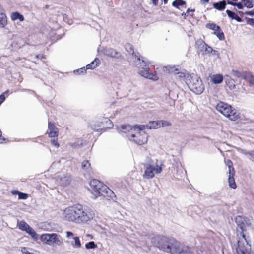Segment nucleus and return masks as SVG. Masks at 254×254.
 <instances>
[{
    "instance_id": "f257e3e1",
    "label": "nucleus",
    "mask_w": 254,
    "mask_h": 254,
    "mask_svg": "<svg viewBox=\"0 0 254 254\" xmlns=\"http://www.w3.org/2000/svg\"><path fill=\"white\" fill-rule=\"evenodd\" d=\"M144 126L122 125L117 127L120 132L127 133L128 139L138 145H143L147 143L148 135L145 131Z\"/></svg>"
},
{
    "instance_id": "f03ea898",
    "label": "nucleus",
    "mask_w": 254,
    "mask_h": 254,
    "mask_svg": "<svg viewBox=\"0 0 254 254\" xmlns=\"http://www.w3.org/2000/svg\"><path fill=\"white\" fill-rule=\"evenodd\" d=\"M151 242L160 250L172 254H178L182 249L180 243L172 238L156 236Z\"/></svg>"
},
{
    "instance_id": "7ed1b4c3",
    "label": "nucleus",
    "mask_w": 254,
    "mask_h": 254,
    "mask_svg": "<svg viewBox=\"0 0 254 254\" xmlns=\"http://www.w3.org/2000/svg\"><path fill=\"white\" fill-rule=\"evenodd\" d=\"M89 189L92 194V197L96 199L100 196H103L109 198L114 196V193L107 186L96 179H93L90 182Z\"/></svg>"
},
{
    "instance_id": "20e7f679",
    "label": "nucleus",
    "mask_w": 254,
    "mask_h": 254,
    "mask_svg": "<svg viewBox=\"0 0 254 254\" xmlns=\"http://www.w3.org/2000/svg\"><path fill=\"white\" fill-rule=\"evenodd\" d=\"M245 224L242 223L238 225L237 236L238 244L236 248L237 254H251V245L248 243L243 233Z\"/></svg>"
},
{
    "instance_id": "39448f33",
    "label": "nucleus",
    "mask_w": 254,
    "mask_h": 254,
    "mask_svg": "<svg viewBox=\"0 0 254 254\" xmlns=\"http://www.w3.org/2000/svg\"><path fill=\"white\" fill-rule=\"evenodd\" d=\"M133 58H134V62L138 63L136 64V66H138L140 68L139 73V74L150 80L156 81L158 79V76L155 73H149V65L151 64V63L149 61H146L144 59H142L141 61L139 55L136 54H133Z\"/></svg>"
},
{
    "instance_id": "423d86ee",
    "label": "nucleus",
    "mask_w": 254,
    "mask_h": 254,
    "mask_svg": "<svg viewBox=\"0 0 254 254\" xmlns=\"http://www.w3.org/2000/svg\"><path fill=\"white\" fill-rule=\"evenodd\" d=\"M216 109L219 112L231 121H236L239 118L238 112L230 105L225 102H219L216 105Z\"/></svg>"
},
{
    "instance_id": "0eeeda50",
    "label": "nucleus",
    "mask_w": 254,
    "mask_h": 254,
    "mask_svg": "<svg viewBox=\"0 0 254 254\" xmlns=\"http://www.w3.org/2000/svg\"><path fill=\"white\" fill-rule=\"evenodd\" d=\"M186 83L188 87L196 94H201L204 90V86L200 77L196 75H187Z\"/></svg>"
},
{
    "instance_id": "6e6552de",
    "label": "nucleus",
    "mask_w": 254,
    "mask_h": 254,
    "mask_svg": "<svg viewBox=\"0 0 254 254\" xmlns=\"http://www.w3.org/2000/svg\"><path fill=\"white\" fill-rule=\"evenodd\" d=\"M76 220L75 223H85L92 220L94 217L93 211L90 209H86L80 205L77 204Z\"/></svg>"
},
{
    "instance_id": "1a4fd4ad",
    "label": "nucleus",
    "mask_w": 254,
    "mask_h": 254,
    "mask_svg": "<svg viewBox=\"0 0 254 254\" xmlns=\"http://www.w3.org/2000/svg\"><path fill=\"white\" fill-rule=\"evenodd\" d=\"M41 242L48 245H55L59 246L63 244L61 237L57 233H45L40 236Z\"/></svg>"
},
{
    "instance_id": "9d476101",
    "label": "nucleus",
    "mask_w": 254,
    "mask_h": 254,
    "mask_svg": "<svg viewBox=\"0 0 254 254\" xmlns=\"http://www.w3.org/2000/svg\"><path fill=\"white\" fill-rule=\"evenodd\" d=\"M162 164L157 161L155 163L147 164L146 165L144 173L143 175L144 178L149 179L154 177L155 174H159L162 172Z\"/></svg>"
},
{
    "instance_id": "9b49d317",
    "label": "nucleus",
    "mask_w": 254,
    "mask_h": 254,
    "mask_svg": "<svg viewBox=\"0 0 254 254\" xmlns=\"http://www.w3.org/2000/svg\"><path fill=\"white\" fill-rule=\"evenodd\" d=\"M77 204L66 207L62 211L61 217L65 221L75 223L76 217Z\"/></svg>"
},
{
    "instance_id": "f8f14e48",
    "label": "nucleus",
    "mask_w": 254,
    "mask_h": 254,
    "mask_svg": "<svg viewBox=\"0 0 254 254\" xmlns=\"http://www.w3.org/2000/svg\"><path fill=\"white\" fill-rule=\"evenodd\" d=\"M17 227L20 230L26 232L34 240L36 241L38 239V235L35 230L25 221H21L18 222Z\"/></svg>"
},
{
    "instance_id": "ddd939ff",
    "label": "nucleus",
    "mask_w": 254,
    "mask_h": 254,
    "mask_svg": "<svg viewBox=\"0 0 254 254\" xmlns=\"http://www.w3.org/2000/svg\"><path fill=\"white\" fill-rule=\"evenodd\" d=\"M57 183L62 186H66L69 185L71 181V178L69 175H62L58 176L56 179Z\"/></svg>"
},
{
    "instance_id": "4468645a",
    "label": "nucleus",
    "mask_w": 254,
    "mask_h": 254,
    "mask_svg": "<svg viewBox=\"0 0 254 254\" xmlns=\"http://www.w3.org/2000/svg\"><path fill=\"white\" fill-rule=\"evenodd\" d=\"M228 3L232 5H236L239 9H242L244 6H245L247 8H251L254 5V1L253 0H241V2L237 4H234L231 2H228Z\"/></svg>"
},
{
    "instance_id": "2eb2a0df",
    "label": "nucleus",
    "mask_w": 254,
    "mask_h": 254,
    "mask_svg": "<svg viewBox=\"0 0 254 254\" xmlns=\"http://www.w3.org/2000/svg\"><path fill=\"white\" fill-rule=\"evenodd\" d=\"M103 125H106L105 123L103 122L102 120V118L98 119L97 121H96L94 123V125H92V128L96 131L99 130H105L106 128H104L101 126Z\"/></svg>"
},
{
    "instance_id": "dca6fc26",
    "label": "nucleus",
    "mask_w": 254,
    "mask_h": 254,
    "mask_svg": "<svg viewBox=\"0 0 254 254\" xmlns=\"http://www.w3.org/2000/svg\"><path fill=\"white\" fill-rule=\"evenodd\" d=\"M48 128L49 130L48 134L50 137H55L58 136V129L55 127L54 124L49 122Z\"/></svg>"
},
{
    "instance_id": "f3484780",
    "label": "nucleus",
    "mask_w": 254,
    "mask_h": 254,
    "mask_svg": "<svg viewBox=\"0 0 254 254\" xmlns=\"http://www.w3.org/2000/svg\"><path fill=\"white\" fill-rule=\"evenodd\" d=\"M210 77L211 81L214 84H221L223 80V76L220 74H213Z\"/></svg>"
},
{
    "instance_id": "a211bd4d",
    "label": "nucleus",
    "mask_w": 254,
    "mask_h": 254,
    "mask_svg": "<svg viewBox=\"0 0 254 254\" xmlns=\"http://www.w3.org/2000/svg\"><path fill=\"white\" fill-rule=\"evenodd\" d=\"M163 70L169 73L177 75V73H179L180 69L179 68V66L176 67L172 65H168L163 67Z\"/></svg>"
},
{
    "instance_id": "6ab92c4d",
    "label": "nucleus",
    "mask_w": 254,
    "mask_h": 254,
    "mask_svg": "<svg viewBox=\"0 0 254 254\" xmlns=\"http://www.w3.org/2000/svg\"><path fill=\"white\" fill-rule=\"evenodd\" d=\"M7 24V17L0 5V25L4 27Z\"/></svg>"
},
{
    "instance_id": "aec40b11",
    "label": "nucleus",
    "mask_w": 254,
    "mask_h": 254,
    "mask_svg": "<svg viewBox=\"0 0 254 254\" xmlns=\"http://www.w3.org/2000/svg\"><path fill=\"white\" fill-rule=\"evenodd\" d=\"M146 128L150 129H155L160 127L159 121H153L149 122L146 126Z\"/></svg>"
},
{
    "instance_id": "412c9836",
    "label": "nucleus",
    "mask_w": 254,
    "mask_h": 254,
    "mask_svg": "<svg viewBox=\"0 0 254 254\" xmlns=\"http://www.w3.org/2000/svg\"><path fill=\"white\" fill-rule=\"evenodd\" d=\"M100 64L99 59L95 58L93 61L86 65V69H94L98 67Z\"/></svg>"
},
{
    "instance_id": "4be33fe9",
    "label": "nucleus",
    "mask_w": 254,
    "mask_h": 254,
    "mask_svg": "<svg viewBox=\"0 0 254 254\" xmlns=\"http://www.w3.org/2000/svg\"><path fill=\"white\" fill-rule=\"evenodd\" d=\"M11 19L13 21L19 20L20 21H23L24 20L23 16L18 12L12 13L11 15Z\"/></svg>"
},
{
    "instance_id": "5701e85b",
    "label": "nucleus",
    "mask_w": 254,
    "mask_h": 254,
    "mask_svg": "<svg viewBox=\"0 0 254 254\" xmlns=\"http://www.w3.org/2000/svg\"><path fill=\"white\" fill-rule=\"evenodd\" d=\"M73 240L70 242V245L74 248L79 249L81 247V244L78 237H74Z\"/></svg>"
},
{
    "instance_id": "b1692460",
    "label": "nucleus",
    "mask_w": 254,
    "mask_h": 254,
    "mask_svg": "<svg viewBox=\"0 0 254 254\" xmlns=\"http://www.w3.org/2000/svg\"><path fill=\"white\" fill-rule=\"evenodd\" d=\"M226 83L230 90H233L235 88L234 80L229 76H227Z\"/></svg>"
},
{
    "instance_id": "393cba45",
    "label": "nucleus",
    "mask_w": 254,
    "mask_h": 254,
    "mask_svg": "<svg viewBox=\"0 0 254 254\" xmlns=\"http://www.w3.org/2000/svg\"><path fill=\"white\" fill-rule=\"evenodd\" d=\"M213 7L218 10H224L226 6V2L225 1H220L213 4Z\"/></svg>"
},
{
    "instance_id": "a878e982",
    "label": "nucleus",
    "mask_w": 254,
    "mask_h": 254,
    "mask_svg": "<svg viewBox=\"0 0 254 254\" xmlns=\"http://www.w3.org/2000/svg\"><path fill=\"white\" fill-rule=\"evenodd\" d=\"M103 122L105 123L106 125L101 126L104 128H111L113 127V124L108 118H102Z\"/></svg>"
},
{
    "instance_id": "bb28decb",
    "label": "nucleus",
    "mask_w": 254,
    "mask_h": 254,
    "mask_svg": "<svg viewBox=\"0 0 254 254\" xmlns=\"http://www.w3.org/2000/svg\"><path fill=\"white\" fill-rule=\"evenodd\" d=\"M105 54L113 58L118 57L119 54L112 49H107L105 50Z\"/></svg>"
},
{
    "instance_id": "cd10ccee",
    "label": "nucleus",
    "mask_w": 254,
    "mask_h": 254,
    "mask_svg": "<svg viewBox=\"0 0 254 254\" xmlns=\"http://www.w3.org/2000/svg\"><path fill=\"white\" fill-rule=\"evenodd\" d=\"M176 75V79H178L180 81H185L186 82V80L189 79L187 78V75H190L188 73H185L179 71V73H177Z\"/></svg>"
},
{
    "instance_id": "c85d7f7f",
    "label": "nucleus",
    "mask_w": 254,
    "mask_h": 254,
    "mask_svg": "<svg viewBox=\"0 0 254 254\" xmlns=\"http://www.w3.org/2000/svg\"><path fill=\"white\" fill-rule=\"evenodd\" d=\"M178 254H193L191 249L188 247H183L182 248Z\"/></svg>"
},
{
    "instance_id": "c756f323",
    "label": "nucleus",
    "mask_w": 254,
    "mask_h": 254,
    "mask_svg": "<svg viewBox=\"0 0 254 254\" xmlns=\"http://www.w3.org/2000/svg\"><path fill=\"white\" fill-rule=\"evenodd\" d=\"M81 167L83 169L87 171H89L91 169V165L87 160H84L82 162Z\"/></svg>"
},
{
    "instance_id": "7c9ffc66",
    "label": "nucleus",
    "mask_w": 254,
    "mask_h": 254,
    "mask_svg": "<svg viewBox=\"0 0 254 254\" xmlns=\"http://www.w3.org/2000/svg\"><path fill=\"white\" fill-rule=\"evenodd\" d=\"M214 34L216 35L217 38L220 40H223L225 38L224 34H223V32L221 30V29H220L219 27V30H217V31H214Z\"/></svg>"
},
{
    "instance_id": "2f4dec72",
    "label": "nucleus",
    "mask_w": 254,
    "mask_h": 254,
    "mask_svg": "<svg viewBox=\"0 0 254 254\" xmlns=\"http://www.w3.org/2000/svg\"><path fill=\"white\" fill-rule=\"evenodd\" d=\"M228 183H229V186L230 188L234 189L236 188L237 185L235 183L234 177L229 176Z\"/></svg>"
},
{
    "instance_id": "473e14b6",
    "label": "nucleus",
    "mask_w": 254,
    "mask_h": 254,
    "mask_svg": "<svg viewBox=\"0 0 254 254\" xmlns=\"http://www.w3.org/2000/svg\"><path fill=\"white\" fill-rule=\"evenodd\" d=\"M185 1H183L182 0H175L172 3V5L174 7L179 8L180 6H183V5L185 4Z\"/></svg>"
},
{
    "instance_id": "72a5a7b5",
    "label": "nucleus",
    "mask_w": 254,
    "mask_h": 254,
    "mask_svg": "<svg viewBox=\"0 0 254 254\" xmlns=\"http://www.w3.org/2000/svg\"><path fill=\"white\" fill-rule=\"evenodd\" d=\"M97 247V245L93 241L89 242L85 244V248L87 249H95Z\"/></svg>"
},
{
    "instance_id": "f704fd0d",
    "label": "nucleus",
    "mask_w": 254,
    "mask_h": 254,
    "mask_svg": "<svg viewBox=\"0 0 254 254\" xmlns=\"http://www.w3.org/2000/svg\"><path fill=\"white\" fill-rule=\"evenodd\" d=\"M206 27L212 30L217 31L219 30V26L213 23H209L206 25Z\"/></svg>"
},
{
    "instance_id": "c9c22d12",
    "label": "nucleus",
    "mask_w": 254,
    "mask_h": 254,
    "mask_svg": "<svg viewBox=\"0 0 254 254\" xmlns=\"http://www.w3.org/2000/svg\"><path fill=\"white\" fill-rule=\"evenodd\" d=\"M231 74L233 75V76L236 77H240L242 75L240 72H239L237 70L233 69L231 71Z\"/></svg>"
},
{
    "instance_id": "e433bc0d",
    "label": "nucleus",
    "mask_w": 254,
    "mask_h": 254,
    "mask_svg": "<svg viewBox=\"0 0 254 254\" xmlns=\"http://www.w3.org/2000/svg\"><path fill=\"white\" fill-rule=\"evenodd\" d=\"M203 48L205 51L208 54H211L212 52L213 49L205 43L203 45Z\"/></svg>"
},
{
    "instance_id": "4c0bfd02",
    "label": "nucleus",
    "mask_w": 254,
    "mask_h": 254,
    "mask_svg": "<svg viewBox=\"0 0 254 254\" xmlns=\"http://www.w3.org/2000/svg\"><path fill=\"white\" fill-rule=\"evenodd\" d=\"M18 195V198L20 199H26L28 198V195L26 193H23L19 191H17Z\"/></svg>"
},
{
    "instance_id": "58836bf2",
    "label": "nucleus",
    "mask_w": 254,
    "mask_h": 254,
    "mask_svg": "<svg viewBox=\"0 0 254 254\" xmlns=\"http://www.w3.org/2000/svg\"><path fill=\"white\" fill-rule=\"evenodd\" d=\"M160 121V127H164V126L169 127V126H171V124L168 121H165V120H161V121Z\"/></svg>"
},
{
    "instance_id": "ea45409f",
    "label": "nucleus",
    "mask_w": 254,
    "mask_h": 254,
    "mask_svg": "<svg viewBox=\"0 0 254 254\" xmlns=\"http://www.w3.org/2000/svg\"><path fill=\"white\" fill-rule=\"evenodd\" d=\"M246 78L250 84L254 85V76L249 74L247 75Z\"/></svg>"
},
{
    "instance_id": "a19ab883",
    "label": "nucleus",
    "mask_w": 254,
    "mask_h": 254,
    "mask_svg": "<svg viewBox=\"0 0 254 254\" xmlns=\"http://www.w3.org/2000/svg\"><path fill=\"white\" fill-rule=\"evenodd\" d=\"M65 235H66V237L67 238H72V239H73L74 237H76V236H75L74 234L70 231H66L65 232Z\"/></svg>"
},
{
    "instance_id": "79ce46f5",
    "label": "nucleus",
    "mask_w": 254,
    "mask_h": 254,
    "mask_svg": "<svg viewBox=\"0 0 254 254\" xmlns=\"http://www.w3.org/2000/svg\"><path fill=\"white\" fill-rule=\"evenodd\" d=\"M246 21L248 24L251 26H254V19L250 18H246Z\"/></svg>"
},
{
    "instance_id": "37998d69",
    "label": "nucleus",
    "mask_w": 254,
    "mask_h": 254,
    "mask_svg": "<svg viewBox=\"0 0 254 254\" xmlns=\"http://www.w3.org/2000/svg\"><path fill=\"white\" fill-rule=\"evenodd\" d=\"M21 252L23 254H32L29 251V249L26 247H23L21 248Z\"/></svg>"
},
{
    "instance_id": "c03bdc74",
    "label": "nucleus",
    "mask_w": 254,
    "mask_h": 254,
    "mask_svg": "<svg viewBox=\"0 0 254 254\" xmlns=\"http://www.w3.org/2000/svg\"><path fill=\"white\" fill-rule=\"evenodd\" d=\"M86 69H85L84 67H83V68H81L80 69H79L77 70H75L74 71V72L75 73H79V74H81V73H85L86 72Z\"/></svg>"
},
{
    "instance_id": "a18cd8bd",
    "label": "nucleus",
    "mask_w": 254,
    "mask_h": 254,
    "mask_svg": "<svg viewBox=\"0 0 254 254\" xmlns=\"http://www.w3.org/2000/svg\"><path fill=\"white\" fill-rule=\"evenodd\" d=\"M213 56H216L217 58H220V53L218 51L213 49L212 52L211 53Z\"/></svg>"
},
{
    "instance_id": "49530a36",
    "label": "nucleus",
    "mask_w": 254,
    "mask_h": 254,
    "mask_svg": "<svg viewBox=\"0 0 254 254\" xmlns=\"http://www.w3.org/2000/svg\"><path fill=\"white\" fill-rule=\"evenodd\" d=\"M229 176L234 177V174H235V171H234V169L233 167L229 168Z\"/></svg>"
},
{
    "instance_id": "de8ad7c7",
    "label": "nucleus",
    "mask_w": 254,
    "mask_h": 254,
    "mask_svg": "<svg viewBox=\"0 0 254 254\" xmlns=\"http://www.w3.org/2000/svg\"><path fill=\"white\" fill-rule=\"evenodd\" d=\"M226 13L228 14L229 17H231L232 18H235L234 17V15H235V13L234 12L230 11L229 10H227Z\"/></svg>"
},
{
    "instance_id": "09e8293b",
    "label": "nucleus",
    "mask_w": 254,
    "mask_h": 254,
    "mask_svg": "<svg viewBox=\"0 0 254 254\" xmlns=\"http://www.w3.org/2000/svg\"><path fill=\"white\" fill-rule=\"evenodd\" d=\"M51 144L56 148H58L59 146V144L58 141L56 140H52Z\"/></svg>"
},
{
    "instance_id": "8fccbe9b",
    "label": "nucleus",
    "mask_w": 254,
    "mask_h": 254,
    "mask_svg": "<svg viewBox=\"0 0 254 254\" xmlns=\"http://www.w3.org/2000/svg\"><path fill=\"white\" fill-rule=\"evenodd\" d=\"M226 164L228 166L229 168L233 167V163L230 160H227L226 162Z\"/></svg>"
},
{
    "instance_id": "3c124183",
    "label": "nucleus",
    "mask_w": 254,
    "mask_h": 254,
    "mask_svg": "<svg viewBox=\"0 0 254 254\" xmlns=\"http://www.w3.org/2000/svg\"><path fill=\"white\" fill-rule=\"evenodd\" d=\"M5 99V98L3 94L0 95V105L4 102Z\"/></svg>"
},
{
    "instance_id": "603ef678",
    "label": "nucleus",
    "mask_w": 254,
    "mask_h": 254,
    "mask_svg": "<svg viewBox=\"0 0 254 254\" xmlns=\"http://www.w3.org/2000/svg\"><path fill=\"white\" fill-rule=\"evenodd\" d=\"M194 11V9H191V10H190V9H188L186 12V13H185V15H186V14H187V15H192V14L191 13H190V12L191 13L193 12V11Z\"/></svg>"
},
{
    "instance_id": "864d4df0",
    "label": "nucleus",
    "mask_w": 254,
    "mask_h": 254,
    "mask_svg": "<svg viewBox=\"0 0 254 254\" xmlns=\"http://www.w3.org/2000/svg\"><path fill=\"white\" fill-rule=\"evenodd\" d=\"M245 14L247 15H250L253 16V15H254V11L252 10L250 11H247L245 12Z\"/></svg>"
},
{
    "instance_id": "5fc2aeb1",
    "label": "nucleus",
    "mask_w": 254,
    "mask_h": 254,
    "mask_svg": "<svg viewBox=\"0 0 254 254\" xmlns=\"http://www.w3.org/2000/svg\"><path fill=\"white\" fill-rule=\"evenodd\" d=\"M209 2V0H200V2L202 4H205Z\"/></svg>"
},
{
    "instance_id": "6e6d98bb",
    "label": "nucleus",
    "mask_w": 254,
    "mask_h": 254,
    "mask_svg": "<svg viewBox=\"0 0 254 254\" xmlns=\"http://www.w3.org/2000/svg\"><path fill=\"white\" fill-rule=\"evenodd\" d=\"M152 3L154 5H157L158 4V0H152Z\"/></svg>"
},
{
    "instance_id": "4d7b16f0",
    "label": "nucleus",
    "mask_w": 254,
    "mask_h": 254,
    "mask_svg": "<svg viewBox=\"0 0 254 254\" xmlns=\"http://www.w3.org/2000/svg\"><path fill=\"white\" fill-rule=\"evenodd\" d=\"M129 48L130 49V52H131V51H133V49H132V47H131V45H130L129 44H128V45H126V49H127V48Z\"/></svg>"
},
{
    "instance_id": "13d9d810",
    "label": "nucleus",
    "mask_w": 254,
    "mask_h": 254,
    "mask_svg": "<svg viewBox=\"0 0 254 254\" xmlns=\"http://www.w3.org/2000/svg\"><path fill=\"white\" fill-rule=\"evenodd\" d=\"M235 19H236V20L238 22H241V21H242L241 18L239 17H237V18H235Z\"/></svg>"
},
{
    "instance_id": "bf43d9fd",
    "label": "nucleus",
    "mask_w": 254,
    "mask_h": 254,
    "mask_svg": "<svg viewBox=\"0 0 254 254\" xmlns=\"http://www.w3.org/2000/svg\"><path fill=\"white\" fill-rule=\"evenodd\" d=\"M253 158L254 159V151L250 153Z\"/></svg>"
},
{
    "instance_id": "052dcab7",
    "label": "nucleus",
    "mask_w": 254,
    "mask_h": 254,
    "mask_svg": "<svg viewBox=\"0 0 254 254\" xmlns=\"http://www.w3.org/2000/svg\"><path fill=\"white\" fill-rule=\"evenodd\" d=\"M17 191H18V190H13L12 191V193L13 194H17Z\"/></svg>"
},
{
    "instance_id": "680f3d73",
    "label": "nucleus",
    "mask_w": 254,
    "mask_h": 254,
    "mask_svg": "<svg viewBox=\"0 0 254 254\" xmlns=\"http://www.w3.org/2000/svg\"><path fill=\"white\" fill-rule=\"evenodd\" d=\"M1 136H2V132H1V130H0V138H1Z\"/></svg>"
},
{
    "instance_id": "e2e57ef3",
    "label": "nucleus",
    "mask_w": 254,
    "mask_h": 254,
    "mask_svg": "<svg viewBox=\"0 0 254 254\" xmlns=\"http://www.w3.org/2000/svg\"><path fill=\"white\" fill-rule=\"evenodd\" d=\"M164 3H166L167 2L168 0H163Z\"/></svg>"
},
{
    "instance_id": "0e129e2a",
    "label": "nucleus",
    "mask_w": 254,
    "mask_h": 254,
    "mask_svg": "<svg viewBox=\"0 0 254 254\" xmlns=\"http://www.w3.org/2000/svg\"><path fill=\"white\" fill-rule=\"evenodd\" d=\"M66 242L67 243H69V241H67Z\"/></svg>"
}]
</instances>
